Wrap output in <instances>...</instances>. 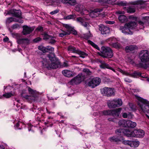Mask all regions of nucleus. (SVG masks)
Returning a JSON list of instances; mask_svg holds the SVG:
<instances>
[{
	"label": "nucleus",
	"mask_w": 149,
	"mask_h": 149,
	"mask_svg": "<svg viewBox=\"0 0 149 149\" xmlns=\"http://www.w3.org/2000/svg\"><path fill=\"white\" fill-rule=\"evenodd\" d=\"M47 57L51 61V63H49V61L46 59L45 57L42 56L40 58V60L42 63L43 65L47 68H50L53 69H56L59 66H61V63L56 60L54 57V55L51 54L47 56Z\"/></svg>",
	"instance_id": "obj_1"
},
{
	"label": "nucleus",
	"mask_w": 149,
	"mask_h": 149,
	"mask_svg": "<svg viewBox=\"0 0 149 149\" xmlns=\"http://www.w3.org/2000/svg\"><path fill=\"white\" fill-rule=\"evenodd\" d=\"M137 26V23L135 22H130L126 23L124 26L119 27V29L121 32L125 34L132 35L133 32L130 29H133Z\"/></svg>",
	"instance_id": "obj_2"
},
{
	"label": "nucleus",
	"mask_w": 149,
	"mask_h": 149,
	"mask_svg": "<svg viewBox=\"0 0 149 149\" xmlns=\"http://www.w3.org/2000/svg\"><path fill=\"white\" fill-rule=\"evenodd\" d=\"M137 99L139 100L138 105L140 111L149 114V102L140 97H138Z\"/></svg>",
	"instance_id": "obj_3"
},
{
	"label": "nucleus",
	"mask_w": 149,
	"mask_h": 149,
	"mask_svg": "<svg viewBox=\"0 0 149 149\" xmlns=\"http://www.w3.org/2000/svg\"><path fill=\"white\" fill-rule=\"evenodd\" d=\"M99 54L104 58H112L113 55L112 50L110 48L105 46L101 47Z\"/></svg>",
	"instance_id": "obj_4"
},
{
	"label": "nucleus",
	"mask_w": 149,
	"mask_h": 149,
	"mask_svg": "<svg viewBox=\"0 0 149 149\" xmlns=\"http://www.w3.org/2000/svg\"><path fill=\"white\" fill-rule=\"evenodd\" d=\"M144 132L142 130L135 129L133 131L130 130L129 137L141 138L144 136Z\"/></svg>",
	"instance_id": "obj_5"
},
{
	"label": "nucleus",
	"mask_w": 149,
	"mask_h": 149,
	"mask_svg": "<svg viewBox=\"0 0 149 149\" xmlns=\"http://www.w3.org/2000/svg\"><path fill=\"white\" fill-rule=\"evenodd\" d=\"M139 57L141 62L146 63L149 60V52L147 50H141L139 54Z\"/></svg>",
	"instance_id": "obj_6"
},
{
	"label": "nucleus",
	"mask_w": 149,
	"mask_h": 149,
	"mask_svg": "<svg viewBox=\"0 0 149 149\" xmlns=\"http://www.w3.org/2000/svg\"><path fill=\"white\" fill-rule=\"evenodd\" d=\"M118 123L120 125L131 128H134L136 125V124L135 122H132L130 120H120Z\"/></svg>",
	"instance_id": "obj_7"
},
{
	"label": "nucleus",
	"mask_w": 149,
	"mask_h": 149,
	"mask_svg": "<svg viewBox=\"0 0 149 149\" xmlns=\"http://www.w3.org/2000/svg\"><path fill=\"white\" fill-rule=\"evenodd\" d=\"M101 93L104 95L109 97L115 94L114 89L112 88L105 87L101 89Z\"/></svg>",
	"instance_id": "obj_8"
},
{
	"label": "nucleus",
	"mask_w": 149,
	"mask_h": 149,
	"mask_svg": "<svg viewBox=\"0 0 149 149\" xmlns=\"http://www.w3.org/2000/svg\"><path fill=\"white\" fill-rule=\"evenodd\" d=\"M122 104V101L121 99H113L108 103V105L110 108L119 107Z\"/></svg>",
	"instance_id": "obj_9"
},
{
	"label": "nucleus",
	"mask_w": 149,
	"mask_h": 149,
	"mask_svg": "<svg viewBox=\"0 0 149 149\" xmlns=\"http://www.w3.org/2000/svg\"><path fill=\"white\" fill-rule=\"evenodd\" d=\"M68 51H70L71 52L77 53L80 55V57L83 58H84L85 56H87V55L86 53L82 52L79 49H76L75 47L72 46H69L68 48Z\"/></svg>",
	"instance_id": "obj_10"
},
{
	"label": "nucleus",
	"mask_w": 149,
	"mask_h": 149,
	"mask_svg": "<svg viewBox=\"0 0 149 149\" xmlns=\"http://www.w3.org/2000/svg\"><path fill=\"white\" fill-rule=\"evenodd\" d=\"M117 70L122 73L123 74L126 75H130L133 77H143V76H141V73L139 72L135 71L133 73L130 74V73L123 70L120 68H117Z\"/></svg>",
	"instance_id": "obj_11"
},
{
	"label": "nucleus",
	"mask_w": 149,
	"mask_h": 149,
	"mask_svg": "<svg viewBox=\"0 0 149 149\" xmlns=\"http://www.w3.org/2000/svg\"><path fill=\"white\" fill-rule=\"evenodd\" d=\"M82 77L83 76L81 74H79L73 79H72L69 82V83L71 85L78 84L83 80Z\"/></svg>",
	"instance_id": "obj_12"
},
{
	"label": "nucleus",
	"mask_w": 149,
	"mask_h": 149,
	"mask_svg": "<svg viewBox=\"0 0 149 149\" xmlns=\"http://www.w3.org/2000/svg\"><path fill=\"white\" fill-rule=\"evenodd\" d=\"M102 9H95L89 13V16L91 17H95L99 15L104 17V14L100 13L102 11Z\"/></svg>",
	"instance_id": "obj_13"
},
{
	"label": "nucleus",
	"mask_w": 149,
	"mask_h": 149,
	"mask_svg": "<svg viewBox=\"0 0 149 149\" xmlns=\"http://www.w3.org/2000/svg\"><path fill=\"white\" fill-rule=\"evenodd\" d=\"M84 18H83L80 17H78L76 19L77 21L79 22L81 25L86 28L87 30H88L89 27H90V26L88 22L84 21ZM85 19H86V20H88V19L86 18H85Z\"/></svg>",
	"instance_id": "obj_14"
},
{
	"label": "nucleus",
	"mask_w": 149,
	"mask_h": 149,
	"mask_svg": "<svg viewBox=\"0 0 149 149\" xmlns=\"http://www.w3.org/2000/svg\"><path fill=\"white\" fill-rule=\"evenodd\" d=\"M75 10L77 12H80V13L81 15L85 14L86 12H87L84 6L80 4H78L76 6Z\"/></svg>",
	"instance_id": "obj_15"
},
{
	"label": "nucleus",
	"mask_w": 149,
	"mask_h": 149,
	"mask_svg": "<svg viewBox=\"0 0 149 149\" xmlns=\"http://www.w3.org/2000/svg\"><path fill=\"white\" fill-rule=\"evenodd\" d=\"M99 30L101 33L103 35H107L109 34L110 32L109 28L107 26L102 24L99 26Z\"/></svg>",
	"instance_id": "obj_16"
},
{
	"label": "nucleus",
	"mask_w": 149,
	"mask_h": 149,
	"mask_svg": "<svg viewBox=\"0 0 149 149\" xmlns=\"http://www.w3.org/2000/svg\"><path fill=\"white\" fill-rule=\"evenodd\" d=\"M23 28L22 32L24 35L29 34L34 30V29L33 28L27 26H23Z\"/></svg>",
	"instance_id": "obj_17"
},
{
	"label": "nucleus",
	"mask_w": 149,
	"mask_h": 149,
	"mask_svg": "<svg viewBox=\"0 0 149 149\" xmlns=\"http://www.w3.org/2000/svg\"><path fill=\"white\" fill-rule=\"evenodd\" d=\"M17 42L19 44L25 45L29 44L30 40L28 38H19L17 39Z\"/></svg>",
	"instance_id": "obj_18"
},
{
	"label": "nucleus",
	"mask_w": 149,
	"mask_h": 149,
	"mask_svg": "<svg viewBox=\"0 0 149 149\" xmlns=\"http://www.w3.org/2000/svg\"><path fill=\"white\" fill-rule=\"evenodd\" d=\"M116 133L118 134V133H120V135L122 134V133L124 134L127 137H129V133H130V130L125 129H124L120 128L116 130L115 132Z\"/></svg>",
	"instance_id": "obj_19"
},
{
	"label": "nucleus",
	"mask_w": 149,
	"mask_h": 149,
	"mask_svg": "<svg viewBox=\"0 0 149 149\" xmlns=\"http://www.w3.org/2000/svg\"><path fill=\"white\" fill-rule=\"evenodd\" d=\"M7 13L8 14L11 13L13 15V16L18 17H20L21 15V12L20 10H16L15 9L11 10Z\"/></svg>",
	"instance_id": "obj_20"
},
{
	"label": "nucleus",
	"mask_w": 149,
	"mask_h": 149,
	"mask_svg": "<svg viewBox=\"0 0 149 149\" xmlns=\"http://www.w3.org/2000/svg\"><path fill=\"white\" fill-rule=\"evenodd\" d=\"M62 73L65 76L68 77H71L74 75V74L72 71L67 70H64L62 71Z\"/></svg>",
	"instance_id": "obj_21"
},
{
	"label": "nucleus",
	"mask_w": 149,
	"mask_h": 149,
	"mask_svg": "<svg viewBox=\"0 0 149 149\" xmlns=\"http://www.w3.org/2000/svg\"><path fill=\"white\" fill-rule=\"evenodd\" d=\"M122 109L118 108L116 109L111 110V115L113 116H118L120 113Z\"/></svg>",
	"instance_id": "obj_22"
},
{
	"label": "nucleus",
	"mask_w": 149,
	"mask_h": 149,
	"mask_svg": "<svg viewBox=\"0 0 149 149\" xmlns=\"http://www.w3.org/2000/svg\"><path fill=\"white\" fill-rule=\"evenodd\" d=\"M138 49V47L135 45L127 46L125 48V51L127 52L133 51Z\"/></svg>",
	"instance_id": "obj_23"
},
{
	"label": "nucleus",
	"mask_w": 149,
	"mask_h": 149,
	"mask_svg": "<svg viewBox=\"0 0 149 149\" xmlns=\"http://www.w3.org/2000/svg\"><path fill=\"white\" fill-rule=\"evenodd\" d=\"M111 110H106L102 111H100L98 112L97 113L99 115V116H100L103 115H111Z\"/></svg>",
	"instance_id": "obj_24"
},
{
	"label": "nucleus",
	"mask_w": 149,
	"mask_h": 149,
	"mask_svg": "<svg viewBox=\"0 0 149 149\" xmlns=\"http://www.w3.org/2000/svg\"><path fill=\"white\" fill-rule=\"evenodd\" d=\"M61 1L63 3L68 4L73 6L76 5V0H62Z\"/></svg>",
	"instance_id": "obj_25"
},
{
	"label": "nucleus",
	"mask_w": 149,
	"mask_h": 149,
	"mask_svg": "<svg viewBox=\"0 0 149 149\" xmlns=\"http://www.w3.org/2000/svg\"><path fill=\"white\" fill-rule=\"evenodd\" d=\"M109 140L111 142H118L120 141L121 140L119 138L116 136H113L109 137Z\"/></svg>",
	"instance_id": "obj_26"
},
{
	"label": "nucleus",
	"mask_w": 149,
	"mask_h": 149,
	"mask_svg": "<svg viewBox=\"0 0 149 149\" xmlns=\"http://www.w3.org/2000/svg\"><path fill=\"white\" fill-rule=\"evenodd\" d=\"M92 79L94 82V85H95L96 87L98 85L101 81V79L98 77L94 78Z\"/></svg>",
	"instance_id": "obj_27"
},
{
	"label": "nucleus",
	"mask_w": 149,
	"mask_h": 149,
	"mask_svg": "<svg viewBox=\"0 0 149 149\" xmlns=\"http://www.w3.org/2000/svg\"><path fill=\"white\" fill-rule=\"evenodd\" d=\"M118 18L119 21L122 23L125 22L127 20V18L126 17L123 15H120Z\"/></svg>",
	"instance_id": "obj_28"
},
{
	"label": "nucleus",
	"mask_w": 149,
	"mask_h": 149,
	"mask_svg": "<svg viewBox=\"0 0 149 149\" xmlns=\"http://www.w3.org/2000/svg\"><path fill=\"white\" fill-rule=\"evenodd\" d=\"M94 82L92 79H90L88 80V82L87 84L89 87H91L92 88H94L95 87V86L94 85Z\"/></svg>",
	"instance_id": "obj_29"
},
{
	"label": "nucleus",
	"mask_w": 149,
	"mask_h": 149,
	"mask_svg": "<svg viewBox=\"0 0 149 149\" xmlns=\"http://www.w3.org/2000/svg\"><path fill=\"white\" fill-rule=\"evenodd\" d=\"M124 10L127 11V12L128 13H133L135 12L134 9L131 7H125L124 8Z\"/></svg>",
	"instance_id": "obj_30"
},
{
	"label": "nucleus",
	"mask_w": 149,
	"mask_h": 149,
	"mask_svg": "<svg viewBox=\"0 0 149 149\" xmlns=\"http://www.w3.org/2000/svg\"><path fill=\"white\" fill-rule=\"evenodd\" d=\"M139 141H131V147H137L139 145Z\"/></svg>",
	"instance_id": "obj_31"
},
{
	"label": "nucleus",
	"mask_w": 149,
	"mask_h": 149,
	"mask_svg": "<svg viewBox=\"0 0 149 149\" xmlns=\"http://www.w3.org/2000/svg\"><path fill=\"white\" fill-rule=\"evenodd\" d=\"M88 43L90 44L91 45H92V46H93V47L98 50H100V49L99 47L97 45L95 44L92 41H91L90 40H88Z\"/></svg>",
	"instance_id": "obj_32"
},
{
	"label": "nucleus",
	"mask_w": 149,
	"mask_h": 149,
	"mask_svg": "<svg viewBox=\"0 0 149 149\" xmlns=\"http://www.w3.org/2000/svg\"><path fill=\"white\" fill-rule=\"evenodd\" d=\"M14 93L12 92L7 93L3 95V96L6 98H8L13 96Z\"/></svg>",
	"instance_id": "obj_33"
},
{
	"label": "nucleus",
	"mask_w": 149,
	"mask_h": 149,
	"mask_svg": "<svg viewBox=\"0 0 149 149\" xmlns=\"http://www.w3.org/2000/svg\"><path fill=\"white\" fill-rule=\"evenodd\" d=\"M88 32L89 33L88 35L86 34H83L81 36V37L86 39H89V38L91 37L92 36L89 30L88 31Z\"/></svg>",
	"instance_id": "obj_34"
},
{
	"label": "nucleus",
	"mask_w": 149,
	"mask_h": 149,
	"mask_svg": "<svg viewBox=\"0 0 149 149\" xmlns=\"http://www.w3.org/2000/svg\"><path fill=\"white\" fill-rule=\"evenodd\" d=\"M64 26L68 30L67 32H70V33L71 31L73 30V28L68 24H64Z\"/></svg>",
	"instance_id": "obj_35"
},
{
	"label": "nucleus",
	"mask_w": 149,
	"mask_h": 149,
	"mask_svg": "<svg viewBox=\"0 0 149 149\" xmlns=\"http://www.w3.org/2000/svg\"><path fill=\"white\" fill-rule=\"evenodd\" d=\"M38 49L43 53L47 52V48L42 46H39L38 47Z\"/></svg>",
	"instance_id": "obj_36"
},
{
	"label": "nucleus",
	"mask_w": 149,
	"mask_h": 149,
	"mask_svg": "<svg viewBox=\"0 0 149 149\" xmlns=\"http://www.w3.org/2000/svg\"><path fill=\"white\" fill-rule=\"evenodd\" d=\"M70 34V32H67L65 31H63L62 32L59 34L58 36L60 37H63L64 36L67 35H69Z\"/></svg>",
	"instance_id": "obj_37"
},
{
	"label": "nucleus",
	"mask_w": 149,
	"mask_h": 149,
	"mask_svg": "<svg viewBox=\"0 0 149 149\" xmlns=\"http://www.w3.org/2000/svg\"><path fill=\"white\" fill-rule=\"evenodd\" d=\"M51 38H50L48 40L49 42V43L51 44H54L56 42V41L55 40V38L52 36L50 37Z\"/></svg>",
	"instance_id": "obj_38"
},
{
	"label": "nucleus",
	"mask_w": 149,
	"mask_h": 149,
	"mask_svg": "<svg viewBox=\"0 0 149 149\" xmlns=\"http://www.w3.org/2000/svg\"><path fill=\"white\" fill-rule=\"evenodd\" d=\"M13 17H10L7 18L6 21V24L7 25L9 24L11 22H13Z\"/></svg>",
	"instance_id": "obj_39"
},
{
	"label": "nucleus",
	"mask_w": 149,
	"mask_h": 149,
	"mask_svg": "<svg viewBox=\"0 0 149 149\" xmlns=\"http://www.w3.org/2000/svg\"><path fill=\"white\" fill-rule=\"evenodd\" d=\"M101 67L102 68H107L109 69L110 67L109 66V65L107 64L104 63H102V65H101Z\"/></svg>",
	"instance_id": "obj_40"
},
{
	"label": "nucleus",
	"mask_w": 149,
	"mask_h": 149,
	"mask_svg": "<svg viewBox=\"0 0 149 149\" xmlns=\"http://www.w3.org/2000/svg\"><path fill=\"white\" fill-rule=\"evenodd\" d=\"M102 1L104 3H107L109 4H112L116 1L117 0H102Z\"/></svg>",
	"instance_id": "obj_41"
},
{
	"label": "nucleus",
	"mask_w": 149,
	"mask_h": 149,
	"mask_svg": "<svg viewBox=\"0 0 149 149\" xmlns=\"http://www.w3.org/2000/svg\"><path fill=\"white\" fill-rule=\"evenodd\" d=\"M28 90L29 91V93L34 96V95L36 93V91H34L30 87H29L28 88Z\"/></svg>",
	"instance_id": "obj_42"
},
{
	"label": "nucleus",
	"mask_w": 149,
	"mask_h": 149,
	"mask_svg": "<svg viewBox=\"0 0 149 149\" xmlns=\"http://www.w3.org/2000/svg\"><path fill=\"white\" fill-rule=\"evenodd\" d=\"M131 141H129V140H124L122 142V143L123 144L127 145L128 146H131Z\"/></svg>",
	"instance_id": "obj_43"
},
{
	"label": "nucleus",
	"mask_w": 149,
	"mask_h": 149,
	"mask_svg": "<svg viewBox=\"0 0 149 149\" xmlns=\"http://www.w3.org/2000/svg\"><path fill=\"white\" fill-rule=\"evenodd\" d=\"M51 36L48 35L47 33H45L43 34V39L45 40H49L50 38H51Z\"/></svg>",
	"instance_id": "obj_44"
},
{
	"label": "nucleus",
	"mask_w": 149,
	"mask_h": 149,
	"mask_svg": "<svg viewBox=\"0 0 149 149\" xmlns=\"http://www.w3.org/2000/svg\"><path fill=\"white\" fill-rule=\"evenodd\" d=\"M83 71L86 73L88 75H91V72L88 69H84L83 70Z\"/></svg>",
	"instance_id": "obj_45"
},
{
	"label": "nucleus",
	"mask_w": 149,
	"mask_h": 149,
	"mask_svg": "<svg viewBox=\"0 0 149 149\" xmlns=\"http://www.w3.org/2000/svg\"><path fill=\"white\" fill-rule=\"evenodd\" d=\"M76 17V15H69L67 16L66 17V19H72L73 18H74Z\"/></svg>",
	"instance_id": "obj_46"
},
{
	"label": "nucleus",
	"mask_w": 149,
	"mask_h": 149,
	"mask_svg": "<svg viewBox=\"0 0 149 149\" xmlns=\"http://www.w3.org/2000/svg\"><path fill=\"white\" fill-rule=\"evenodd\" d=\"M19 28V25L17 24H14L11 26V28L13 29H16Z\"/></svg>",
	"instance_id": "obj_47"
},
{
	"label": "nucleus",
	"mask_w": 149,
	"mask_h": 149,
	"mask_svg": "<svg viewBox=\"0 0 149 149\" xmlns=\"http://www.w3.org/2000/svg\"><path fill=\"white\" fill-rule=\"evenodd\" d=\"M117 4L120 6H124L126 5V3L124 1H121L118 2Z\"/></svg>",
	"instance_id": "obj_48"
},
{
	"label": "nucleus",
	"mask_w": 149,
	"mask_h": 149,
	"mask_svg": "<svg viewBox=\"0 0 149 149\" xmlns=\"http://www.w3.org/2000/svg\"><path fill=\"white\" fill-rule=\"evenodd\" d=\"M113 47L116 48H119L120 47V45L117 43H113L112 45Z\"/></svg>",
	"instance_id": "obj_49"
},
{
	"label": "nucleus",
	"mask_w": 149,
	"mask_h": 149,
	"mask_svg": "<svg viewBox=\"0 0 149 149\" xmlns=\"http://www.w3.org/2000/svg\"><path fill=\"white\" fill-rule=\"evenodd\" d=\"M46 48L47 49V52L49 51H51L52 52L54 51V49L52 47L48 46Z\"/></svg>",
	"instance_id": "obj_50"
},
{
	"label": "nucleus",
	"mask_w": 149,
	"mask_h": 149,
	"mask_svg": "<svg viewBox=\"0 0 149 149\" xmlns=\"http://www.w3.org/2000/svg\"><path fill=\"white\" fill-rule=\"evenodd\" d=\"M21 95L22 97L24 98H25L26 99L29 100L30 99H31V96H29L28 95H24L23 93L21 94Z\"/></svg>",
	"instance_id": "obj_51"
},
{
	"label": "nucleus",
	"mask_w": 149,
	"mask_h": 149,
	"mask_svg": "<svg viewBox=\"0 0 149 149\" xmlns=\"http://www.w3.org/2000/svg\"><path fill=\"white\" fill-rule=\"evenodd\" d=\"M59 12V10L58 9H56L53 11L51 12L50 14L51 15H53L55 14H56L58 13Z\"/></svg>",
	"instance_id": "obj_52"
},
{
	"label": "nucleus",
	"mask_w": 149,
	"mask_h": 149,
	"mask_svg": "<svg viewBox=\"0 0 149 149\" xmlns=\"http://www.w3.org/2000/svg\"><path fill=\"white\" fill-rule=\"evenodd\" d=\"M129 106L132 110H133L135 109L134 104L132 103H129Z\"/></svg>",
	"instance_id": "obj_53"
},
{
	"label": "nucleus",
	"mask_w": 149,
	"mask_h": 149,
	"mask_svg": "<svg viewBox=\"0 0 149 149\" xmlns=\"http://www.w3.org/2000/svg\"><path fill=\"white\" fill-rule=\"evenodd\" d=\"M130 114H131L130 113H129L128 114H127V113H124L122 114V116L124 118H126Z\"/></svg>",
	"instance_id": "obj_54"
},
{
	"label": "nucleus",
	"mask_w": 149,
	"mask_h": 149,
	"mask_svg": "<svg viewBox=\"0 0 149 149\" xmlns=\"http://www.w3.org/2000/svg\"><path fill=\"white\" fill-rule=\"evenodd\" d=\"M41 40V38L39 37L34 39L33 41L35 42H37Z\"/></svg>",
	"instance_id": "obj_55"
},
{
	"label": "nucleus",
	"mask_w": 149,
	"mask_h": 149,
	"mask_svg": "<svg viewBox=\"0 0 149 149\" xmlns=\"http://www.w3.org/2000/svg\"><path fill=\"white\" fill-rule=\"evenodd\" d=\"M106 23L107 24H112L115 23L114 21H106Z\"/></svg>",
	"instance_id": "obj_56"
},
{
	"label": "nucleus",
	"mask_w": 149,
	"mask_h": 149,
	"mask_svg": "<svg viewBox=\"0 0 149 149\" xmlns=\"http://www.w3.org/2000/svg\"><path fill=\"white\" fill-rule=\"evenodd\" d=\"M36 30L39 31H42L43 30V27L41 26H39L36 28Z\"/></svg>",
	"instance_id": "obj_57"
},
{
	"label": "nucleus",
	"mask_w": 149,
	"mask_h": 149,
	"mask_svg": "<svg viewBox=\"0 0 149 149\" xmlns=\"http://www.w3.org/2000/svg\"><path fill=\"white\" fill-rule=\"evenodd\" d=\"M124 80L125 82H129V83H130V82H131L132 81L131 79H129L127 78H125L124 79Z\"/></svg>",
	"instance_id": "obj_58"
},
{
	"label": "nucleus",
	"mask_w": 149,
	"mask_h": 149,
	"mask_svg": "<svg viewBox=\"0 0 149 149\" xmlns=\"http://www.w3.org/2000/svg\"><path fill=\"white\" fill-rule=\"evenodd\" d=\"M71 32L74 35H76L77 34V32L76 31H75L73 28V30H71L70 31V32Z\"/></svg>",
	"instance_id": "obj_59"
},
{
	"label": "nucleus",
	"mask_w": 149,
	"mask_h": 149,
	"mask_svg": "<svg viewBox=\"0 0 149 149\" xmlns=\"http://www.w3.org/2000/svg\"><path fill=\"white\" fill-rule=\"evenodd\" d=\"M68 66V64L65 62L63 63V64L62 65V66L63 67H67Z\"/></svg>",
	"instance_id": "obj_60"
},
{
	"label": "nucleus",
	"mask_w": 149,
	"mask_h": 149,
	"mask_svg": "<svg viewBox=\"0 0 149 149\" xmlns=\"http://www.w3.org/2000/svg\"><path fill=\"white\" fill-rule=\"evenodd\" d=\"M116 13L118 14H123L124 13V11H118L116 12Z\"/></svg>",
	"instance_id": "obj_61"
},
{
	"label": "nucleus",
	"mask_w": 149,
	"mask_h": 149,
	"mask_svg": "<svg viewBox=\"0 0 149 149\" xmlns=\"http://www.w3.org/2000/svg\"><path fill=\"white\" fill-rule=\"evenodd\" d=\"M9 40L8 38L6 37L3 39V41L5 42H7Z\"/></svg>",
	"instance_id": "obj_62"
},
{
	"label": "nucleus",
	"mask_w": 149,
	"mask_h": 149,
	"mask_svg": "<svg viewBox=\"0 0 149 149\" xmlns=\"http://www.w3.org/2000/svg\"><path fill=\"white\" fill-rule=\"evenodd\" d=\"M18 21L17 22H18L21 23H22L23 22V20L21 19H19Z\"/></svg>",
	"instance_id": "obj_63"
},
{
	"label": "nucleus",
	"mask_w": 149,
	"mask_h": 149,
	"mask_svg": "<svg viewBox=\"0 0 149 149\" xmlns=\"http://www.w3.org/2000/svg\"><path fill=\"white\" fill-rule=\"evenodd\" d=\"M139 24L142 26H143L144 23L141 21H140L139 22Z\"/></svg>",
	"instance_id": "obj_64"
}]
</instances>
